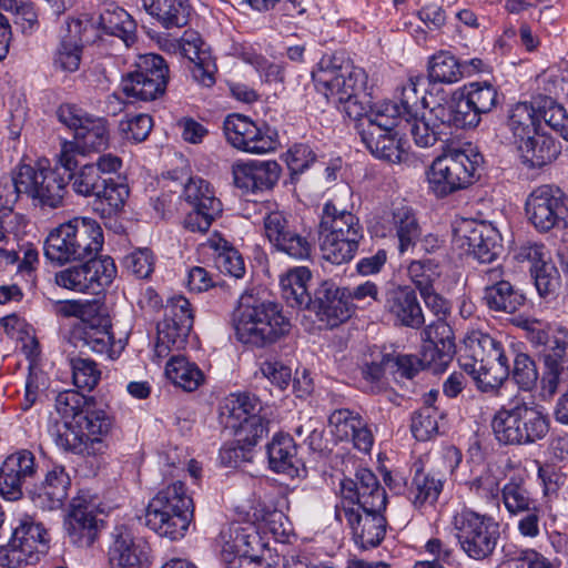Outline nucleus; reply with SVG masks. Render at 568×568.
Returning <instances> with one entry per match:
<instances>
[{
    "label": "nucleus",
    "instance_id": "38",
    "mask_svg": "<svg viewBox=\"0 0 568 568\" xmlns=\"http://www.w3.org/2000/svg\"><path fill=\"white\" fill-rule=\"evenodd\" d=\"M407 498L415 508H422L426 505H434L444 486V480L435 474L426 473L422 468H417L415 474L407 485Z\"/></svg>",
    "mask_w": 568,
    "mask_h": 568
},
{
    "label": "nucleus",
    "instance_id": "36",
    "mask_svg": "<svg viewBox=\"0 0 568 568\" xmlns=\"http://www.w3.org/2000/svg\"><path fill=\"white\" fill-rule=\"evenodd\" d=\"M70 486L71 479L64 467L54 466L45 474L43 481L36 488L34 494L41 507L58 509L62 507L67 499Z\"/></svg>",
    "mask_w": 568,
    "mask_h": 568
},
{
    "label": "nucleus",
    "instance_id": "30",
    "mask_svg": "<svg viewBox=\"0 0 568 568\" xmlns=\"http://www.w3.org/2000/svg\"><path fill=\"white\" fill-rule=\"evenodd\" d=\"M109 318L100 311L89 323L74 325L71 335L77 347L88 348L95 354H108L113 345Z\"/></svg>",
    "mask_w": 568,
    "mask_h": 568
},
{
    "label": "nucleus",
    "instance_id": "46",
    "mask_svg": "<svg viewBox=\"0 0 568 568\" xmlns=\"http://www.w3.org/2000/svg\"><path fill=\"white\" fill-rule=\"evenodd\" d=\"M165 374L172 383L186 392H193L203 383L204 375L195 363L182 355H173L165 366Z\"/></svg>",
    "mask_w": 568,
    "mask_h": 568
},
{
    "label": "nucleus",
    "instance_id": "47",
    "mask_svg": "<svg viewBox=\"0 0 568 568\" xmlns=\"http://www.w3.org/2000/svg\"><path fill=\"white\" fill-rule=\"evenodd\" d=\"M168 82L138 74L126 73L122 78L121 87L126 97L141 101H154L161 98L166 90Z\"/></svg>",
    "mask_w": 568,
    "mask_h": 568
},
{
    "label": "nucleus",
    "instance_id": "43",
    "mask_svg": "<svg viewBox=\"0 0 568 568\" xmlns=\"http://www.w3.org/2000/svg\"><path fill=\"white\" fill-rule=\"evenodd\" d=\"M483 300L490 311L513 314L524 306L526 296L509 282L485 287Z\"/></svg>",
    "mask_w": 568,
    "mask_h": 568
},
{
    "label": "nucleus",
    "instance_id": "55",
    "mask_svg": "<svg viewBox=\"0 0 568 568\" xmlns=\"http://www.w3.org/2000/svg\"><path fill=\"white\" fill-rule=\"evenodd\" d=\"M538 119H542L554 131L568 142V114L566 109L549 97L536 101Z\"/></svg>",
    "mask_w": 568,
    "mask_h": 568
},
{
    "label": "nucleus",
    "instance_id": "25",
    "mask_svg": "<svg viewBox=\"0 0 568 568\" xmlns=\"http://www.w3.org/2000/svg\"><path fill=\"white\" fill-rule=\"evenodd\" d=\"M64 528L72 544L90 547L99 532L97 505L84 497L73 498L64 519Z\"/></svg>",
    "mask_w": 568,
    "mask_h": 568
},
{
    "label": "nucleus",
    "instance_id": "16",
    "mask_svg": "<svg viewBox=\"0 0 568 568\" xmlns=\"http://www.w3.org/2000/svg\"><path fill=\"white\" fill-rule=\"evenodd\" d=\"M227 142L244 152L266 153L277 146V134L267 125L258 126L242 114H230L223 123Z\"/></svg>",
    "mask_w": 568,
    "mask_h": 568
},
{
    "label": "nucleus",
    "instance_id": "9",
    "mask_svg": "<svg viewBox=\"0 0 568 568\" xmlns=\"http://www.w3.org/2000/svg\"><path fill=\"white\" fill-rule=\"evenodd\" d=\"M73 192L80 196H93L95 211L102 217H111L120 212L129 196V189L110 176L99 174L93 163L84 164L65 179Z\"/></svg>",
    "mask_w": 568,
    "mask_h": 568
},
{
    "label": "nucleus",
    "instance_id": "64",
    "mask_svg": "<svg viewBox=\"0 0 568 568\" xmlns=\"http://www.w3.org/2000/svg\"><path fill=\"white\" fill-rule=\"evenodd\" d=\"M514 367L510 371L513 379L525 390H530L538 381V372L535 362L525 353L511 355Z\"/></svg>",
    "mask_w": 568,
    "mask_h": 568
},
{
    "label": "nucleus",
    "instance_id": "63",
    "mask_svg": "<svg viewBox=\"0 0 568 568\" xmlns=\"http://www.w3.org/2000/svg\"><path fill=\"white\" fill-rule=\"evenodd\" d=\"M407 273L419 293L434 287L435 281L439 277L438 265L432 260L413 261Z\"/></svg>",
    "mask_w": 568,
    "mask_h": 568
},
{
    "label": "nucleus",
    "instance_id": "2",
    "mask_svg": "<svg viewBox=\"0 0 568 568\" xmlns=\"http://www.w3.org/2000/svg\"><path fill=\"white\" fill-rule=\"evenodd\" d=\"M102 245L100 224L90 217H74L50 231L43 251L49 261L63 265L97 256Z\"/></svg>",
    "mask_w": 568,
    "mask_h": 568
},
{
    "label": "nucleus",
    "instance_id": "5",
    "mask_svg": "<svg viewBox=\"0 0 568 568\" xmlns=\"http://www.w3.org/2000/svg\"><path fill=\"white\" fill-rule=\"evenodd\" d=\"M491 428L500 444L528 445L548 434L549 418L537 405L514 402L494 415Z\"/></svg>",
    "mask_w": 568,
    "mask_h": 568
},
{
    "label": "nucleus",
    "instance_id": "19",
    "mask_svg": "<svg viewBox=\"0 0 568 568\" xmlns=\"http://www.w3.org/2000/svg\"><path fill=\"white\" fill-rule=\"evenodd\" d=\"M509 355H514V349L506 351L495 337L480 331H473L464 339L458 363L465 373H474L475 366H479L480 371L488 364L509 362Z\"/></svg>",
    "mask_w": 568,
    "mask_h": 568
},
{
    "label": "nucleus",
    "instance_id": "50",
    "mask_svg": "<svg viewBox=\"0 0 568 568\" xmlns=\"http://www.w3.org/2000/svg\"><path fill=\"white\" fill-rule=\"evenodd\" d=\"M95 399L87 397L75 389L61 392L55 397V409L64 419L63 429L72 428V424H77V419L92 407Z\"/></svg>",
    "mask_w": 568,
    "mask_h": 568
},
{
    "label": "nucleus",
    "instance_id": "7",
    "mask_svg": "<svg viewBox=\"0 0 568 568\" xmlns=\"http://www.w3.org/2000/svg\"><path fill=\"white\" fill-rule=\"evenodd\" d=\"M112 426V417L94 402L77 419V424H72V428L59 430L54 442L59 448L75 455H103L109 448L105 438Z\"/></svg>",
    "mask_w": 568,
    "mask_h": 568
},
{
    "label": "nucleus",
    "instance_id": "35",
    "mask_svg": "<svg viewBox=\"0 0 568 568\" xmlns=\"http://www.w3.org/2000/svg\"><path fill=\"white\" fill-rule=\"evenodd\" d=\"M145 11L164 29L183 28L189 23L192 6L189 0H142Z\"/></svg>",
    "mask_w": 568,
    "mask_h": 568
},
{
    "label": "nucleus",
    "instance_id": "49",
    "mask_svg": "<svg viewBox=\"0 0 568 568\" xmlns=\"http://www.w3.org/2000/svg\"><path fill=\"white\" fill-rule=\"evenodd\" d=\"M265 410L267 409L253 394H231L225 400L222 415L226 417V426L230 427V423H241Z\"/></svg>",
    "mask_w": 568,
    "mask_h": 568
},
{
    "label": "nucleus",
    "instance_id": "14",
    "mask_svg": "<svg viewBox=\"0 0 568 568\" xmlns=\"http://www.w3.org/2000/svg\"><path fill=\"white\" fill-rule=\"evenodd\" d=\"M182 197L192 207L184 219V227L191 232L206 233L213 221L222 214V202L209 182L201 178L189 179Z\"/></svg>",
    "mask_w": 568,
    "mask_h": 568
},
{
    "label": "nucleus",
    "instance_id": "6",
    "mask_svg": "<svg viewBox=\"0 0 568 568\" xmlns=\"http://www.w3.org/2000/svg\"><path fill=\"white\" fill-rule=\"evenodd\" d=\"M12 191L6 202L14 204L22 194L41 207L58 209L62 205L68 182L58 169L36 168L20 163L11 176Z\"/></svg>",
    "mask_w": 568,
    "mask_h": 568
},
{
    "label": "nucleus",
    "instance_id": "34",
    "mask_svg": "<svg viewBox=\"0 0 568 568\" xmlns=\"http://www.w3.org/2000/svg\"><path fill=\"white\" fill-rule=\"evenodd\" d=\"M271 301L261 298L252 292H244L233 314V322L236 337L240 342L246 343L253 331L258 328L262 314Z\"/></svg>",
    "mask_w": 568,
    "mask_h": 568
},
{
    "label": "nucleus",
    "instance_id": "13",
    "mask_svg": "<svg viewBox=\"0 0 568 568\" xmlns=\"http://www.w3.org/2000/svg\"><path fill=\"white\" fill-rule=\"evenodd\" d=\"M116 275L114 261L110 256H90L85 263L67 267L55 273V283L71 291L99 293L109 286Z\"/></svg>",
    "mask_w": 568,
    "mask_h": 568
},
{
    "label": "nucleus",
    "instance_id": "3",
    "mask_svg": "<svg viewBox=\"0 0 568 568\" xmlns=\"http://www.w3.org/2000/svg\"><path fill=\"white\" fill-rule=\"evenodd\" d=\"M194 515V504L182 481L160 490L149 503L145 525L159 536L171 540L182 538Z\"/></svg>",
    "mask_w": 568,
    "mask_h": 568
},
{
    "label": "nucleus",
    "instance_id": "41",
    "mask_svg": "<svg viewBox=\"0 0 568 568\" xmlns=\"http://www.w3.org/2000/svg\"><path fill=\"white\" fill-rule=\"evenodd\" d=\"M392 225L398 239V251L405 254L420 237L422 230L412 207L400 205L392 212Z\"/></svg>",
    "mask_w": 568,
    "mask_h": 568
},
{
    "label": "nucleus",
    "instance_id": "20",
    "mask_svg": "<svg viewBox=\"0 0 568 568\" xmlns=\"http://www.w3.org/2000/svg\"><path fill=\"white\" fill-rule=\"evenodd\" d=\"M456 242L480 263L494 262L503 251L498 231L484 222H463L456 230Z\"/></svg>",
    "mask_w": 568,
    "mask_h": 568
},
{
    "label": "nucleus",
    "instance_id": "60",
    "mask_svg": "<svg viewBox=\"0 0 568 568\" xmlns=\"http://www.w3.org/2000/svg\"><path fill=\"white\" fill-rule=\"evenodd\" d=\"M372 361L363 363L361 373L365 382V389L371 393H378L385 386V374L389 373V367L385 364L388 354L378 353L376 356L372 354Z\"/></svg>",
    "mask_w": 568,
    "mask_h": 568
},
{
    "label": "nucleus",
    "instance_id": "57",
    "mask_svg": "<svg viewBox=\"0 0 568 568\" xmlns=\"http://www.w3.org/2000/svg\"><path fill=\"white\" fill-rule=\"evenodd\" d=\"M479 371V366H475L474 373H468L477 387L481 392H495L510 375L509 362H499V364H488Z\"/></svg>",
    "mask_w": 568,
    "mask_h": 568
},
{
    "label": "nucleus",
    "instance_id": "45",
    "mask_svg": "<svg viewBox=\"0 0 568 568\" xmlns=\"http://www.w3.org/2000/svg\"><path fill=\"white\" fill-rule=\"evenodd\" d=\"M333 227L343 234L351 233L353 229L354 235H357L356 240L364 239V227L359 219L346 209H338L332 201H328L323 207L318 229L333 231Z\"/></svg>",
    "mask_w": 568,
    "mask_h": 568
},
{
    "label": "nucleus",
    "instance_id": "10",
    "mask_svg": "<svg viewBox=\"0 0 568 568\" xmlns=\"http://www.w3.org/2000/svg\"><path fill=\"white\" fill-rule=\"evenodd\" d=\"M480 162L479 154L470 158L462 150H452L436 158L427 172L429 189L437 197L466 189L473 184Z\"/></svg>",
    "mask_w": 568,
    "mask_h": 568
},
{
    "label": "nucleus",
    "instance_id": "12",
    "mask_svg": "<svg viewBox=\"0 0 568 568\" xmlns=\"http://www.w3.org/2000/svg\"><path fill=\"white\" fill-rule=\"evenodd\" d=\"M528 221L542 233L568 226V197L552 185L535 187L526 199Z\"/></svg>",
    "mask_w": 568,
    "mask_h": 568
},
{
    "label": "nucleus",
    "instance_id": "17",
    "mask_svg": "<svg viewBox=\"0 0 568 568\" xmlns=\"http://www.w3.org/2000/svg\"><path fill=\"white\" fill-rule=\"evenodd\" d=\"M264 235L272 246L292 258L303 261L311 257L313 245L307 236L297 232L290 216L273 211L263 217Z\"/></svg>",
    "mask_w": 568,
    "mask_h": 568
},
{
    "label": "nucleus",
    "instance_id": "52",
    "mask_svg": "<svg viewBox=\"0 0 568 568\" xmlns=\"http://www.w3.org/2000/svg\"><path fill=\"white\" fill-rule=\"evenodd\" d=\"M425 79L422 75L410 77L402 87L399 109L403 111L405 121H409L418 115L419 111L427 108L426 98L424 95Z\"/></svg>",
    "mask_w": 568,
    "mask_h": 568
},
{
    "label": "nucleus",
    "instance_id": "58",
    "mask_svg": "<svg viewBox=\"0 0 568 568\" xmlns=\"http://www.w3.org/2000/svg\"><path fill=\"white\" fill-rule=\"evenodd\" d=\"M100 311H103V305L97 301H58L54 304V312L57 315L62 317H77L80 320L79 323H89L91 318H94Z\"/></svg>",
    "mask_w": 568,
    "mask_h": 568
},
{
    "label": "nucleus",
    "instance_id": "59",
    "mask_svg": "<svg viewBox=\"0 0 568 568\" xmlns=\"http://www.w3.org/2000/svg\"><path fill=\"white\" fill-rule=\"evenodd\" d=\"M456 353V345L423 344L420 363L435 374L442 373L452 362Z\"/></svg>",
    "mask_w": 568,
    "mask_h": 568
},
{
    "label": "nucleus",
    "instance_id": "15",
    "mask_svg": "<svg viewBox=\"0 0 568 568\" xmlns=\"http://www.w3.org/2000/svg\"><path fill=\"white\" fill-rule=\"evenodd\" d=\"M307 301V310L329 328L346 322L355 310L349 302L348 287L338 286L332 280L322 281Z\"/></svg>",
    "mask_w": 568,
    "mask_h": 568
},
{
    "label": "nucleus",
    "instance_id": "29",
    "mask_svg": "<svg viewBox=\"0 0 568 568\" xmlns=\"http://www.w3.org/2000/svg\"><path fill=\"white\" fill-rule=\"evenodd\" d=\"M270 468L278 474L294 477L306 476V468L297 456V445L288 434H275L266 445Z\"/></svg>",
    "mask_w": 568,
    "mask_h": 568
},
{
    "label": "nucleus",
    "instance_id": "42",
    "mask_svg": "<svg viewBox=\"0 0 568 568\" xmlns=\"http://www.w3.org/2000/svg\"><path fill=\"white\" fill-rule=\"evenodd\" d=\"M429 82L453 84L464 77L463 65L449 51L439 50L433 54L427 64Z\"/></svg>",
    "mask_w": 568,
    "mask_h": 568
},
{
    "label": "nucleus",
    "instance_id": "27",
    "mask_svg": "<svg viewBox=\"0 0 568 568\" xmlns=\"http://www.w3.org/2000/svg\"><path fill=\"white\" fill-rule=\"evenodd\" d=\"M85 22H88L85 20ZM82 18L72 19L67 23L68 34L63 37L53 54V65L63 72H75L81 63L82 47L91 41L88 26Z\"/></svg>",
    "mask_w": 568,
    "mask_h": 568
},
{
    "label": "nucleus",
    "instance_id": "62",
    "mask_svg": "<svg viewBox=\"0 0 568 568\" xmlns=\"http://www.w3.org/2000/svg\"><path fill=\"white\" fill-rule=\"evenodd\" d=\"M153 126L152 118L145 113L125 115L119 122V131L122 136L135 143L144 141Z\"/></svg>",
    "mask_w": 568,
    "mask_h": 568
},
{
    "label": "nucleus",
    "instance_id": "22",
    "mask_svg": "<svg viewBox=\"0 0 568 568\" xmlns=\"http://www.w3.org/2000/svg\"><path fill=\"white\" fill-rule=\"evenodd\" d=\"M384 510H354L349 506H336V518L344 517L349 525L356 542L368 549L378 546L386 534L387 520L383 515Z\"/></svg>",
    "mask_w": 568,
    "mask_h": 568
},
{
    "label": "nucleus",
    "instance_id": "37",
    "mask_svg": "<svg viewBox=\"0 0 568 568\" xmlns=\"http://www.w3.org/2000/svg\"><path fill=\"white\" fill-rule=\"evenodd\" d=\"M193 326L189 322L178 323L174 320H162L156 326L154 356L159 359L168 357L171 352L181 351L187 343Z\"/></svg>",
    "mask_w": 568,
    "mask_h": 568
},
{
    "label": "nucleus",
    "instance_id": "4",
    "mask_svg": "<svg viewBox=\"0 0 568 568\" xmlns=\"http://www.w3.org/2000/svg\"><path fill=\"white\" fill-rule=\"evenodd\" d=\"M516 325L525 331V337L531 347L542 356L546 368L541 378L542 389L550 396L554 395L564 372L562 363L568 351V328L521 317L516 318Z\"/></svg>",
    "mask_w": 568,
    "mask_h": 568
},
{
    "label": "nucleus",
    "instance_id": "1",
    "mask_svg": "<svg viewBox=\"0 0 568 568\" xmlns=\"http://www.w3.org/2000/svg\"><path fill=\"white\" fill-rule=\"evenodd\" d=\"M312 79L316 89L327 99L332 98L349 119H363L393 132L405 123L397 102H386L377 111L367 109V74L355 67L344 51L323 55L312 71Z\"/></svg>",
    "mask_w": 568,
    "mask_h": 568
},
{
    "label": "nucleus",
    "instance_id": "26",
    "mask_svg": "<svg viewBox=\"0 0 568 568\" xmlns=\"http://www.w3.org/2000/svg\"><path fill=\"white\" fill-rule=\"evenodd\" d=\"M281 173L276 161H251L233 165V182L245 193L268 191L276 185Z\"/></svg>",
    "mask_w": 568,
    "mask_h": 568
},
{
    "label": "nucleus",
    "instance_id": "40",
    "mask_svg": "<svg viewBox=\"0 0 568 568\" xmlns=\"http://www.w3.org/2000/svg\"><path fill=\"white\" fill-rule=\"evenodd\" d=\"M506 125L516 144L538 132L540 125L537 105L528 102L516 103L508 111Z\"/></svg>",
    "mask_w": 568,
    "mask_h": 568
},
{
    "label": "nucleus",
    "instance_id": "28",
    "mask_svg": "<svg viewBox=\"0 0 568 568\" xmlns=\"http://www.w3.org/2000/svg\"><path fill=\"white\" fill-rule=\"evenodd\" d=\"M82 20H87L83 26L88 28H99L105 34L118 37L121 39L126 47L132 45L136 40V23L133 18L121 7L115 3H105L97 19H88L84 17Z\"/></svg>",
    "mask_w": 568,
    "mask_h": 568
},
{
    "label": "nucleus",
    "instance_id": "18",
    "mask_svg": "<svg viewBox=\"0 0 568 568\" xmlns=\"http://www.w3.org/2000/svg\"><path fill=\"white\" fill-rule=\"evenodd\" d=\"M342 506L354 510H385L387 496L375 474L367 468H359L354 478L341 484Z\"/></svg>",
    "mask_w": 568,
    "mask_h": 568
},
{
    "label": "nucleus",
    "instance_id": "33",
    "mask_svg": "<svg viewBox=\"0 0 568 568\" xmlns=\"http://www.w3.org/2000/svg\"><path fill=\"white\" fill-rule=\"evenodd\" d=\"M262 315L258 328L253 331L245 344L265 347L276 343L290 333L291 322L283 315L276 303L270 302Z\"/></svg>",
    "mask_w": 568,
    "mask_h": 568
},
{
    "label": "nucleus",
    "instance_id": "48",
    "mask_svg": "<svg viewBox=\"0 0 568 568\" xmlns=\"http://www.w3.org/2000/svg\"><path fill=\"white\" fill-rule=\"evenodd\" d=\"M501 501L509 516L529 510L540 503L534 497L526 483L519 478H511L500 490Z\"/></svg>",
    "mask_w": 568,
    "mask_h": 568
},
{
    "label": "nucleus",
    "instance_id": "24",
    "mask_svg": "<svg viewBox=\"0 0 568 568\" xmlns=\"http://www.w3.org/2000/svg\"><path fill=\"white\" fill-rule=\"evenodd\" d=\"M113 541L109 548V562L113 568H139L149 560L150 546L142 538L133 535L124 526H116L112 532Z\"/></svg>",
    "mask_w": 568,
    "mask_h": 568
},
{
    "label": "nucleus",
    "instance_id": "44",
    "mask_svg": "<svg viewBox=\"0 0 568 568\" xmlns=\"http://www.w3.org/2000/svg\"><path fill=\"white\" fill-rule=\"evenodd\" d=\"M184 55L190 60L193 79L201 85L211 88L215 83L216 65L211 54L195 41H186L182 45Z\"/></svg>",
    "mask_w": 568,
    "mask_h": 568
},
{
    "label": "nucleus",
    "instance_id": "32",
    "mask_svg": "<svg viewBox=\"0 0 568 568\" xmlns=\"http://www.w3.org/2000/svg\"><path fill=\"white\" fill-rule=\"evenodd\" d=\"M318 235L322 257L335 265L349 263L355 257L361 243L353 231L343 234L334 227L333 231L318 229Z\"/></svg>",
    "mask_w": 568,
    "mask_h": 568
},
{
    "label": "nucleus",
    "instance_id": "61",
    "mask_svg": "<svg viewBox=\"0 0 568 568\" xmlns=\"http://www.w3.org/2000/svg\"><path fill=\"white\" fill-rule=\"evenodd\" d=\"M73 383L78 388L92 390L101 378L97 363L89 358L73 357L70 359Z\"/></svg>",
    "mask_w": 568,
    "mask_h": 568
},
{
    "label": "nucleus",
    "instance_id": "23",
    "mask_svg": "<svg viewBox=\"0 0 568 568\" xmlns=\"http://www.w3.org/2000/svg\"><path fill=\"white\" fill-rule=\"evenodd\" d=\"M384 312L390 316L395 325L420 329L425 324V316L410 286H394L385 292L383 300Z\"/></svg>",
    "mask_w": 568,
    "mask_h": 568
},
{
    "label": "nucleus",
    "instance_id": "39",
    "mask_svg": "<svg viewBox=\"0 0 568 568\" xmlns=\"http://www.w3.org/2000/svg\"><path fill=\"white\" fill-rule=\"evenodd\" d=\"M311 276L307 267L300 266L290 270L281 277L282 297L288 306L307 310V300L312 298V294L307 292V282Z\"/></svg>",
    "mask_w": 568,
    "mask_h": 568
},
{
    "label": "nucleus",
    "instance_id": "31",
    "mask_svg": "<svg viewBox=\"0 0 568 568\" xmlns=\"http://www.w3.org/2000/svg\"><path fill=\"white\" fill-rule=\"evenodd\" d=\"M520 159L528 169H541L560 154L559 143L539 131L517 143Z\"/></svg>",
    "mask_w": 568,
    "mask_h": 568
},
{
    "label": "nucleus",
    "instance_id": "21",
    "mask_svg": "<svg viewBox=\"0 0 568 568\" xmlns=\"http://www.w3.org/2000/svg\"><path fill=\"white\" fill-rule=\"evenodd\" d=\"M36 456L28 449H20L9 455L0 467V495L9 500H18L23 487L37 475Z\"/></svg>",
    "mask_w": 568,
    "mask_h": 568
},
{
    "label": "nucleus",
    "instance_id": "8",
    "mask_svg": "<svg viewBox=\"0 0 568 568\" xmlns=\"http://www.w3.org/2000/svg\"><path fill=\"white\" fill-rule=\"evenodd\" d=\"M450 525L462 551L468 558L481 561L494 555L500 530L491 517L464 507L453 515Z\"/></svg>",
    "mask_w": 568,
    "mask_h": 568
},
{
    "label": "nucleus",
    "instance_id": "11",
    "mask_svg": "<svg viewBox=\"0 0 568 568\" xmlns=\"http://www.w3.org/2000/svg\"><path fill=\"white\" fill-rule=\"evenodd\" d=\"M50 548V538L41 523L30 517L20 520L7 545L0 546V566L18 568L40 561Z\"/></svg>",
    "mask_w": 568,
    "mask_h": 568
},
{
    "label": "nucleus",
    "instance_id": "54",
    "mask_svg": "<svg viewBox=\"0 0 568 568\" xmlns=\"http://www.w3.org/2000/svg\"><path fill=\"white\" fill-rule=\"evenodd\" d=\"M267 410L253 415L241 423H230V428L234 429L239 443L254 447L268 433Z\"/></svg>",
    "mask_w": 568,
    "mask_h": 568
},
{
    "label": "nucleus",
    "instance_id": "53",
    "mask_svg": "<svg viewBox=\"0 0 568 568\" xmlns=\"http://www.w3.org/2000/svg\"><path fill=\"white\" fill-rule=\"evenodd\" d=\"M526 257L536 261L531 272L535 278L536 288L541 296H545L556 290L559 284V275L552 263L541 260V253L538 247H528L525 250Z\"/></svg>",
    "mask_w": 568,
    "mask_h": 568
},
{
    "label": "nucleus",
    "instance_id": "51",
    "mask_svg": "<svg viewBox=\"0 0 568 568\" xmlns=\"http://www.w3.org/2000/svg\"><path fill=\"white\" fill-rule=\"evenodd\" d=\"M73 140L85 154L106 148L109 132L105 120L91 116V119L87 120V123L77 131L75 135H73Z\"/></svg>",
    "mask_w": 568,
    "mask_h": 568
},
{
    "label": "nucleus",
    "instance_id": "56",
    "mask_svg": "<svg viewBox=\"0 0 568 568\" xmlns=\"http://www.w3.org/2000/svg\"><path fill=\"white\" fill-rule=\"evenodd\" d=\"M464 97L480 116L491 112L498 103L497 89L487 81L465 85Z\"/></svg>",
    "mask_w": 568,
    "mask_h": 568
}]
</instances>
